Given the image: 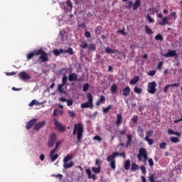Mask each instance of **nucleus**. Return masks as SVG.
<instances>
[{"label":"nucleus","mask_w":182,"mask_h":182,"mask_svg":"<svg viewBox=\"0 0 182 182\" xmlns=\"http://www.w3.org/2000/svg\"><path fill=\"white\" fill-rule=\"evenodd\" d=\"M83 124L82 122L74 124L73 135H76V144L81 142L83 138Z\"/></svg>","instance_id":"nucleus-1"},{"label":"nucleus","mask_w":182,"mask_h":182,"mask_svg":"<svg viewBox=\"0 0 182 182\" xmlns=\"http://www.w3.org/2000/svg\"><path fill=\"white\" fill-rule=\"evenodd\" d=\"M137 159H138V161L139 162L143 161V163H144V165H146V161H148L149 159H148V153L146 152V150L145 148L139 149V151L137 155Z\"/></svg>","instance_id":"nucleus-2"},{"label":"nucleus","mask_w":182,"mask_h":182,"mask_svg":"<svg viewBox=\"0 0 182 182\" xmlns=\"http://www.w3.org/2000/svg\"><path fill=\"white\" fill-rule=\"evenodd\" d=\"M61 144V141H58L56 144H54L55 147L49 153L50 161L55 162L58 158V154H55L58 151V146Z\"/></svg>","instance_id":"nucleus-3"},{"label":"nucleus","mask_w":182,"mask_h":182,"mask_svg":"<svg viewBox=\"0 0 182 182\" xmlns=\"http://www.w3.org/2000/svg\"><path fill=\"white\" fill-rule=\"evenodd\" d=\"M87 100L86 102L81 104V108H90V109H93V97L91 93L87 94Z\"/></svg>","instance_id":"nucleus-4"},{"label":"nucleus","mask_w":182,"mask_h":182,"mask_svg":"<svg viewBox=\"0 0 182 182\" xmlns=\"http://www.w3.org/2000/svg\"><path fill=\"white\" fill-rule=\"evenodd\" d=\"M118 156H122V157H123L124 159L126 158L125 152H121V153H119V152H118V151H115V152H113V153H112V155L108 156L107 158L106 159V160H107V161H113V160H114V159H116V157Z\"/></svg>","instance_id":"nucleus-5"},{"label":"nucleus","mask_w":182,"mask_h":182,"mask_svg":"<svg viewBox=\"0 0 182 182\" xmlns=\"http://www.w3.org/2000/svg\"><path fill=\"white\" fill-rule=\"evenodd\" d=\"M56 142V134H51L50 135L49 139L48 140V147L51 148L54 147L55 143Z\"/></svg>","instance_id":"nucleus-6"},{"label":"nucleus","mask_w":182,"mask_h":182,"mask_svg":"<svg viewBox=\"0 0 182 182\" xmlns=\"http://www.w3.org/2000/svg\"><path fill=\"white\" fill-rule=\"evenodd\" d=\"M174 56H176L175 59H177V50H176L168 49V52L164 54V58H174Z\"/></svg>","instance_id":"nucleus-7"},{"label":"nucleus","mask_w":182,"mask_h":182,"mask_svg":"<svg viewBox=\"0 0 182 182\" xmlns=\"http://www.w3.org/2000/svg\"><path fill=\"white\" fill-rule=\"evenodd\" d=\"M19 79H21V80H29V79H31V75L28 73H26V72L25 71H22L20 73H18V75Z\"/></svg>","instance_id":"nucleus-8"},{"label":"nucleus","mask_w":182,"mask_h":182,"mask_svg":"<svg viewBox=\"0 0 182 182\" xmlns=\"http://www.w3.org/2000/svg\"><path fill=\"white\" fill-rule=\"evenodd\" d=\"M55 127L58 129V131L64 132L66 130V127L63 126L61 123L58 122L57 119H54Z\"/></svg>","instance_id":"nucleus-9"},{"label":"nucleus","mask_w":182,"mask_h":182,"mask_svg":"<svg viewBox=\"0 0 182 182\" xmlns=\"http://www.w3.org/2000/svg\"><path fill=\"white\" fill-rule=\"evenodd\" d=\"M77 77H79L77 74L71 73V74H69V75H68V80H69V82H76V81L79 80H77Z\"/></svg>","instance_id":"nucleus-10"},{"label":"nucleus","mask_w":182,"mask_h":182,"mask_svg":"<svg viewBox=\"0 0 182 182\" xmlns=\"http://www.w3.org/2000/svg\"><path fill=\"white\" fill-rule=\"evenodd\" d=\"M60 102H67V106L70 107L73 105V100H67L65 97H61L58 99Z\"/></svg>","instance_id":"nucleus-11"},{"label":"nucleus","mask_w":182,"mask_h":182,"mask_svg":"<svg viewBox=\"0 0 182 182\" xmlns=\"http://www.w3.org/2000/svg\"><path fill=\"white\" fill-rule=\"evenodd\" d=\"M44 125H46V121L40 122L35 124V127H33V130H40L44 127Z\"/></svg>","instance_id":"nucleus-12"},{"label":"nucleus","mask_w":182,"mask_h":182,"mask_svg":"<svg viewBox=\"0 0 182 182\" xmlns=\"http://www.w3.org/2000/svg\"><path fill=\"white\" fill-rule=\"evenodd\" d=\"M37 119H32L31 120L28 121V123H26V130H29L33 127V125L36 123Z\"/></svg>","instance_id":"nucleus-13"},{"label":"nucleus","mask_w":182,"mask_h":182,"mask_svg":"<svg viewBox=\"0 0 182 182\" xmlns=\"http://www.w3.org/2000/svg\"><path fill=\"white\" fill-rule=\"evenodd\" d=\"M156 86H157V84H156V82H152L148 84V92H154L156 90Z\"/></svg>","instance_id":"nucleus-14"},{"label":"nucleus","mask_w":182,"mask_h":182,"mask_svg":"<svg viewBox=\"0 0 182 182\" xmlns=\"http://www.w3.org/2000/svg\"><path fill=\"white\" fill-rule=\"evenodd\" d=\"M122 122H123V117L122 116V114H117L116 126L119 127L120 124H122Z\"/></svg>","instance_id":"nucleus-15"},{"label":"nucleus","mask_w":182,"mask_h":182,"mask_svg":"<svg viewBox=\"0 0 182 182\" xmlns=\"http://www.w3.org/2000/svg\"><path fill=\"white\" fill-rule=\"evenodd\" d=\"M132 134H127V144L125 145V147H129L130 145H132Z\"/></svg>","instance_id":"nucleus-16"},{"label":"nucleus","mask_w":182,"mask_h":182,"mask_svg":"<svg viewBox=\"0 0 182 182\" xmlns=\"http://www.w3.org/2000/svg\"><path fill=\"white\" fill-rule=\"evenodd\" d=\"M107 162H109V166L111 167L112 171L116 170V160L114 159L109 160V161H107Z\"/></svg>","instance_id":"nucleus-17"},{"label":"nucleus","mask_w":182,"mask_h":182,"mask_svg":"<svg viewBox=\"0 0 182 182\" xmlns=\"http://www.w3.org/2000/svg\"><path fill=\"white\" fill-rule=\"evenodd\" d=\"M86 173L88 176V178L89 179H92V180H95L96 179L95 175V174H92L90 169H86Z\"/></svg>","instance_id":"nucleus-18"},{"label":"nucleus","mask_w":182,"mask_h":182,"mask_svg":"<svg viewBox=\"0 0 182 182\" xmlns=\"http://www.w3.org/2000/svg\"><path fill=\"white\" fill-rule=\"evenodd\" d=\"M39 59L41 60V62H48V54L43 52V53L39 57Z\"/></svg>","instance_id":"nucleus-19"},{"label":"nucleus","mask_w":182,"mask_h":182,"mask_svg":"<svg viewBox=\"0 0 182 182\" xmlns=\"http://www.w3.org/2000/svg\"><path fill=\"white\" fill-rule=\"evenodd\" d=\"M105 100H106L105 97H104L103 95H101L100 99H99L98 101L95 102V105L100 106L102 104L104 103V102H105Z\"/></svg>","instance_id":"nucleus-20"},{"label":"nucleus","mask_w":182,"mask_h":182,"mask_svg":"<svg viewBox=\"0 0 182 182\" xmlns=\"http://www.w3.org/2000/svg\"><path fill=\"white\" fill-rule=\"evenodd\" d=\"M141 5V1L140 0H136L133 5V10L136 11Z\"/></svg>","instance_id":"nucleus-21"},{"label":"nucleus","mask_w":182,"mask_h":182,"mask_svg":"<svg viewBox=\"0 0 182 182\" xmlns=\"http://www.w3.org/2000/svg\"><path fill=\"white\" fill-rule=\"evenodd\" d=\"M74 166V162L70 161V163H63V168H65V170L72 168Z\"/></svg>","instance_id":"nucleus-22"},{"label":"nucleus","mask_w":182,"mask_h":182,"mask_svg":"<svg viewBox=\"0 0 182 182\" xmlns=\"http://www.w3.org/2000/svg\"><path fill=\"white\" fill-rule=\"evenodd\" d=\"M159 25H161V26H164V25H168V18H163L162 21L159 22Z\"/></svg>","instance_id":"nucleus-23"},{"label":"nucleus","mask_w":182,"mask_h":182,"mask_svg":"<svg viewBox=\"0 0 182 182\" xmlns=\"http://www.w3.org/2000/svg\"><path fill=\"white\" fill-rule=\"evenodd\" d=\"M73 159V155H67L63 158V163H68L69 161Z\"/></svg>","instance_id":"nucleus-24"},{"label":"nucleus","mask_w":182,"mask_h":182,"mask_svg":"<svg viewBox=\"0 0 182 182\" xmlns=\"http://www.w3.org/2000/svg\"><path fill=\"white\" fill-rule=\"evenodd\" d=\"M105 52L106 53H118L119 50H112V48L107 47L105 48Z\"/></svg>","instance_id":"nucleus-25"},{"label":"nucleus","mask_w":182,"mask_h":182,"mask_svg":"<svg viewBox=\"0 0 182 182\" xmlns=\"http://www.w3.org/2000/svg\"><path fill=\"white\" fill-rule=\"evenodd\" d=\"M124 168L128 171L130 168V160L127 159L124 164Z\"/></svg>","instance_id":"nucleus-26"},{"label":"nucleus","mask_w":182,"mask_h":182,"mask_svg":"<svg viewBox=\"0 0 182 182\" xmlns=\"http://www.w3.org/2000/svg\"><path fill=\"white\" fill-rule=\"evenodd\" d=\"M139 170V165L136 164V163H132L131 164V171H135Z\"/></svg>","instance_id":"nucleus-27"},{"label":"nucleus","mask_w":182,"mask_h":182,"mask_svg":"<svg viewBox=\"0 0 182 182\" xmlns=\"http://www.w3.org/2000/svg\"><path fill=\"white\" fill-rule=\"evenodd\" d=\"M100 170H101V166L100 165H99L98 167H92V171H93L94 173L98 174L99 173H100Z\"/></svg>","instance_id":"nucleus-28"},{"label":"nucleus","mask_w":182,"mask_h":182,"mask_svg":"<svg viewBox=\"0 0 182 182\" xmlns=\"http://www.w3.org/2000/svg\"><path fill=\"white\" fill-rule=\"evenodd\" d=\"M145 32L147 35H151L153 33V31L149 28V26H145Z\"/></svg>","instance_id":"nucleus-29"},{"label":"nucleus","mask_w":182,"mask_h":182,"mask_svg":"<svg viewBox=\"0 0 182 182\" xmlns=\"http://www.w3.org/2000/svg\"><path fill=\"white\" fill-rule=\"evenodd\" d=\"M112 108V105H108L107 107L102 108V112H104V114H107V112H109Z\"/></svg>","instance_id":"nucleus-30"},{"label":"nucleus","mask_w":182,"mask_h":182,"mask_svg":"<svg viewBox=\"0 0 182 182\" xmlns=\"http://www.w3.org/2000/svg\"><path fill=\"white\" fill-rule=\"evenodd\" d=\"M41 105L40 102H38L36 100H33L31 101V102H30V104H28V107H33V105Z\"/></svg>","instance_id":"nucleus-31"},{"label":"nucleus","mask_w":182,"mask_h":182,"mask_svg":"<svg viewBox=\"0 0 182 182\" xmlns=\"http://www.w3.org/2000/svg\"><path fill=\"white\" fill-rule=\"evenodd\" d=\"M170 140L171 142L175 143V144L180 142V139L176 136H171Z\"/></svg>","instance_id":"nucleus-32"},{"label":"nucleus","mask_w":182,"mask_h":182,"mask_svg":"<svg viewBox=\"0 0 182 182\" xmlns=\"http://www.w3.org/2000/svg\"><path fill=\"white\" fill-rule=\"evenodd\" d=\"M88 50H96V45L93 44V43H91V44H89L88 46Z\"/></svg>","instance_id":"nucleus-33"},{"label":"nucleus","mask_w":182,"mask_h":182,"mask_svg":"<svg viewBox=\"0 0 182 182\" xmlns=\"http://www.w3.org/2000/svg\"><path fill=\"white\" fill-rule=\"evenodd\" d=\"M139 82V77H135L129 82L130 85H136V82Z\"/></svg>","instance_id":"nucleus-34"},{"label":"nucleus","mask_w":182,"mask_h":182,"mask_svg":"<svg viewBox=\"0 0 182 182\" xmlns=\"http://www.w3.org/2000/svg\"><path fill=\"white\" fill-rule=\"evenodd\" d=\"M45 51H43V50H35L33 51L34 53V56H38L39 55H42Z\"/></svg>","instance_id":"nucleus-35"},{"label":"nucleus","mask_w":182,"mask_h":182,"mask_svg":"<svg viewBox=\"0 0 182 182\" xmlns=\"http://www.w3.org/2000/svg\"><path fill=\"white\" fill-rule=\"evenodd\" d=\"M155 175L154 174H150V176H149V182H161V181H155Z\"/></svg>","instance_id":"nucleus-36"},{"label":"nucleus","mask_w":182,"mask_h":182,"mask_svg":"<svg viewBox=\"0 0 182 182\" xmlns=\"http://www.w3.org/2000/svg\"><path fill=\"white\" fill-rule=\"evenodd\" d=\"M80 47L82 49H86L88 47L87 43L86 41H82L80 45Z\"/></svg>","instance_id":"nucleus-37"},{"label":"nucleus","mask_w":182,"mask_h":182,"mask_svg":"<svg viewBox=\"0 0 182 182\" xmlns=\"http://www.w3.org/2000/svg\"><path fill=\"white\" fill-rule=\"evenodd\" d=\"M95 33L97 35H100V33H102V27L101 26H97L95 28Z\"/></svg>","instance_id":"nucleus-38"},{"label":"nucleus","mask_w":182,"mask_h":182,"mask_svg":"<svg viewBox=\"0 0 182 182\" xmlns=\"http://www.w3.org/2000/svg\"><path fill=\"white\" fill-rule=\"evenodd\" d=\"M166 146H167V143H166V142H162V143L159 144V149H166Z\"/></svg>","instance_id":"nucleus-39"},{"label":"nucleus","mask_w":182,"mask_h":182,"mask_svg":"<svg viewBox=\"0 0 182 182\" xmlns=\"http://www.w3.org/2000/svg\"><path fill=\"white\" fill-rule=\"evenodd\" d=\"M35 56V53L33 52L30 53L27 55V60H30V59H32Z\"/></svg>","instance_id":"nucleus-40"},{"label":"nucleus","mask_w":182,"mask_h":182,"mask_svg":"<svg viewBox=\"0 0 182 182\" xmlns=\"http://www.w3.org/2000/svg\"><path fill=\"white\" fill-rule=\"evenodd\" d=\"M68 82V76L64 75L62 78V84L63 85H66V83Z\"/></svg>","instance_id":"nucleus-41"},{"label":"nucleus","mask_w":182,"mask_h":182,"mask_svg":"<svg viewBox=\"0 0 182 182\" xmlns=\"http://www.w3.org/2000/svg\"><path fill=\"white\" fill-rule=\"evenodd\" d=\"M144 140L146 141V142H148L149 145H153L154 144V140L152 139L145 138Z\"/></svg>","instance_id":"nucleus-42"},{"label":"nucleus","mask_w":182,"mask_h":182,"mask_svg":"<svg viewBox=\"0 0 182 182\" xmlns=\"http://www.w3.org/2000/svg\"><path fill=\"white\" fill-rule=\"evenodd\" d=\"M146 21H148L149 23H153V22H154V19L151 18V16L149 14L146 16Z\"/></svg>","instance_id":"nucleus-43"},{"label":"nucleus","mask_w":182,"mask_h":182,"mask_svg":"<svg viewBox=\"0 0 182 182\" xmlns=\"http://www.w3.org/2000/svg\"><path fill=\"white\" fill-rule=\"evenodd\" d=\"M65 53H68V55H73V48H68V50H65Z\"/></svg>","instance_id":"nucleus-44"},{"label":"nucleus","mask_w":182,"mask_h":182,"mask_svg":"<svg viewBox=\"0 0 182 182\" xmlns=\"http://www.w3.org/2000/svg\"><path fill=\"white\" fill-rule=\"evenodd\" d=\"M153 134V130H149L146 132V136L145 138L149 139V137Z\"/></svg>","instance_id":"nucleus-45"},{"label":"nucleus","mask_w":182,"mask_h":182,"mask_svg":"<svg viewBox=\"0 0 182 182\" xmlns=\"http://www.w3.org/2000/svg\"><path fill=\"white\" fill-rule=\"evenodd\" d=\"M156 41H163V36L161 34H158L155 36Z\"/></svg>","instance_id":"nucleus-46"},{"label":"nucleus","mask_w":182,"mask_h":182,"mask_svg":"<svg viewBox=\"0 0 182 182\" xmlns=\"http://www.w3.org/2000/svg\"><path fill=\"white\" fill-rule=\"evenodd\" d=\"M67 4V6H68V8H70V11H72V2L70 1V0H68L66 1Z\"/></svg>","instance_id":"nucleus-47"},{"label":"nucleus","mask_w":182,"mask_h":182,"mask_svg":"<svg viewBox=\"0 0 182 182\" xmlns=\"http://www.w3.org/2000/svg\"><path fill=\"white\" fill-rule=\"evenodd\" d=\"M68 114L71 118H74L75 117V112H74V111L68 110Z\"/></svg>","instance_id":"nucleus-48"},{"label":"nucleus","mask_w":182,"mask_h":182,"mask_svg":"<svg viewBox=\"0 0 182 182\" xmlns=\"http://www.w3.org/2000/svg\"><path fill=\"white\" fill-rule=\"evenodd\" d=\"M127 5L128 6H127V9H132V8H133V1H129L127 3Z\"/></svg>","instance_id":"nucleus-49"},{"label":"nucleus","mask_w":182,"mask_h":182,"mask_svg":"<svg viewBox=\"0 0 182 182\" xmlns=\"http://www.w3.org/2000/svg\"><path fill=\"white\" fill-rule=\"evenodd\" d=\"M132 122H134V124L137 123V121L139 120V117L136 115H134L132 119H131Z\"/></svg>","instance_id":"nucleus-50"},{"label":"nucleus","mask_w":182,"mask_h":182,"mask_svg":"<svg viewBox=\"0 0 182 182\" xmlns=\"http://www.w3.org/2000/svg\"><path fill=\"white\" fill-rule=\"evenodd\" d=\"M141 174L146 175V167L145 166H141Z\"/></svg>","instance_id":"nucleus-51"},{"label":"nucleus","mask_w":182,"mask_h":182,"mask_svg":"<svg viewBox=\"0 0 182 182\" xmlns=\"http://www.w3.org/2000/svg\"><path fill=\"white\" fill-rule=\"evenodd\" d=\"M163 61H161L158 63L157 65V69H159V70H161L162 68H163Z\"/></svg>","instance_id":"nucleus-52"},{"label":"nucleus","mask_w":182,"mask_h":182,"mask_svg":"<svg viewBox=\"0 0 182 182\" xmlns=\"http://www.w3.org/2000/svg\"><path fill=\"white\" fill-rule=\"evenodd\" d=\"M93 139L99 142L102 141V137L98 135L94 136Z\"/></svg>","instance_id":"nucleus-53"},{"label":"nucleus","mask_w":182,"mask_h":182,"mask_svg":"<svg viewBox=\"0 0 182 182\" xmlns=\"http://www.w3.org/2000/svg\"><path fill=\"white\" fill-rule=\"evenodd\" d=\"M53 53L55 55V56H59L60 53H59V50L55 48L53 50Z\"/></svg>","instance_id":"nucleus-54"},{"label":"nucleus","mask_w":182,"mask_h":182,"mask_svg":"<svg viewBox=\"0 0 182 182\" xmlns=\"http://www.w3.org/2000/svg\"><path fill=\"white\" fill-rule=\"evenodd\" d=\"M87 89H89V84H85L83 85V92H87Z\"/></svg>","instance_id":"nucleus-55"},{"label":"nucleus","mask_w":182,"mask_h":182,"mask_svg":"<svg viewBox=\"0 0 182 182\" xmlns=\"http://www.w3.org/2000/svg\"><path fill=\"white\" fill-rule=\"evenodd\" d=\"M149 166H154V161L153 159L150 158L148 159Z\"/></svg>","instance_id":"nucleus-56"},{"label":"nucleus","mask_w":182,"mask_h":182,"mask_svg":"<svg viewBox=\"0 0 182 182\" xmlns=\"http://www.w3.org/2000/svg\"><path fill=\"white\" fill-rule=\"evenodd\" d=\"M117 90V85H113L111 87V92H116Z\"/></svg>","instance_id":"nucleus-57"},{"label":"nucleus","mask_w":182,"mask_h":182,"mask_svg":"<svg viewBox=\"0 0 182 182\" xmlns=\"http://www.w3.org/2000/svg\"><path fill=\"white\" fill-rule=\"evenodd\" d=\"M148 75L149 76H154V75H156V70H151L148 73Z\"/></svg>","instance_id":"nucleus-58"},{"label":"nucleus","mask_w":182,"mask_h":182,"mask_svg":"<svg viewBox=\"0 0 182 182\" xmlns=\"http://www.w3.org/2000/svg\"><path fill=\"white\" fill-rule=\"evenodd\" d=\"M63 86H65V85H63V84H60L58 85V92H63V90L62 89V87H63Z\"/></svg>","instance_id":"nucleus-59"},{"label":"nucleus","mask_w":182,"mask_h":182,"mask_svg":"<svg viewBox=\"0 0 182 182\" xmlns=\"http://www.w3.org/2000/svg\"><path fill=\"white\" fill-rule=\"evenodd\" d=\"M126 133H127V129H123L119 132L120 135H125Z\"/></svg>","instance_id":"nucleus-60"},{"label":"nucleus","mask_w":182,"mask_h":182,"mask_svg":"<svg viewBox=\"0 0 182 182\" xmlns=\"http://www.w3.org/2000/svg\"><path fill=\"white\" fill-rule=\"evenodd\" d=\"M174 133H176V132H174L173 130H172L171 129H168V134H171H171H173Z\"/></svg>","instance_id":"nucleus-61"},{"label":"nucleus","mask_w":182,"mask_h":182,"mask_svg":"<svg viewBox=\"0 0 182 182\" xmlns=\"http://www.w3.org/2000/svg\"><path fill=\"white\" fill-rule=\"evenodd\" d=\"M85 36H86V38H90V33L89 31H86L85 33Z\"/></svg>","instance_id":"nucleus-62"},{"label":"nucleus","mask_w":182,"mask_h":182,"mask_svg":"<svg viewBox=\"0 0 182 182\" xmlns=\"http://www.w3.org/2000/svg\"><path fill=\"white\" fill-rule=\"evenodd\" d=\"M130 87L129 86H127L124 90L123 92H129Z\"/></svg>","instance_id":"nucleus-63"},{"label":"nucleus","mask_w":182,"mask_h":182,"mask_svg":"<svg viewBox=\"0 0 182 182\" xmlns=\"http://www.w3.org/2000/svg\"><path fill=\"white\" fill-rule=\"evenodd\" d=\"M149 12H151V14H155L156 9H154V8L149 9Z\"/></svg>","instance_id":"nucleus-64"}]
</instances>
